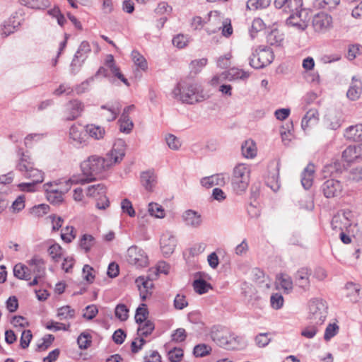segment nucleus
Instances as JSON below:
<instances>
[{
    "instance_id": "nucleus-1",
    "label": "nucleus",
    "mask_w": 362,
    "mask_h": 362,
    "mask_svg": "<svg viewBox=\"0 0 362 362\" xmlns=\"http://www.w3.org/2000/svg\"><path fill=\"white\" fill-rule=\"evenodd\" d=\"M111 164V159H105L97 156L88 157L87 160H84L81 163L83 177L81 178L73 177L65 181L64 185L60 187L59 192H62L63 196L69 190L72 183L84 184L96 180L100 174Z\"/></svg>"
},
{
    "instance_id": "nucleus-2",
    "label": "nucleus",
    "mask_w": 362,
    "mask_h": 362,
    "mask_svg": "<svg viewBox=\"0 0 362 362\" xmlns=\"http://www.w3.org/2000/svg\"><path fill=\"white\" fill-rule=\"evenodd\" d=\"M111 164V159H105L97 156L88 157L87 160H84L81 163L83 177L81 178L73 177L65 181L64 185L60 187L59 192H62L63 196L69 190L72 183L84 184L96 180L100 174Z\"/></svg>"
},
{
    "instance_id": "nucleus-3",
    "label": "nucleus",
    "mask_w": 362,
    "mask_h": 362,
    "mask_svg": "<svg viewBox=\"0 0 362 362\" xmlns=\"http://www.w3.org/2000/svg\"><path fill=\"white\" fill-rule=\"evenodd\" d=\"M200 86L195 83L179 82L172 92L173 97L183 103L194 104L204 99Z\"/></svg>"
},
{
    "instance_id": "nucleus-4",
    "label": "nucleus",
    "mask_w": 362,
    "mask_h": 362,
    "mask_svg": "<svg viewBox=\"0 0 362 362\" xmlns=\"http://www.w3.org/2000/svg\"><path fill=\"white\" fill-rule=\"evenodd\" d=\"M19 156V161L16 168L27 179H30L34 183H41L44 180V173L34 168V163L28 152H24L23 149L18 148L17 151Z\"/></svg>"
},
{
    "instance_id": "nucleus-5",
    "label": "nucleus",
    "mask_w": 362,
    "mask_h": 362,
    "mask_svg": "<svg viewBox=\"0 0 362 362\" xmlns=\"http://www.w3.org/2000/svg\"><path fill=\"white\" fill-rule=\"evenodd\" d=\"M250 168L245 163H239L235 166L231 177V185L237 194L245 192L250 182Z\"/></svg>"
},
{
    "instance_id": "nucleus-6",
    "label": "nucleus",
    "mask_w": 362,
    "mask_h": 362,
    "mask_svg": "<svg viewBox=\"0 0 362 362\" xmlns=\"http://www.w3.org/2000/svg\"><path fill=\"white\" fill-rule=\"evenodd\" d=\"M327 314L326 302L322 299L314 298L309 303V319L315 325H322Z\"/></svg>"
},
{
    "instance_id": "nucleus-7",
    "label": "nucleus",
    "mask_w": 362,
    "mask_h": 362,
    "mask_svg": "<svg viewBox=\"0 0 362 362\" xmlns=\"http://www.w3.org/2000/svg\"><path fill=\"white\" fill-rule=\"evenodd\" d=\"M274 59L272 50L269 48H263L255 50L249 57V64L251 67L259 69L270 64Z\"/></svg>"
},
{
    "instance_id": "nucleus-8",
    "label": "nucleus",
    "mask_w": 362,
    "mask_h": 362,
    "mask_svg": "<svg viewBox=\"0 0 362 362\" xmlns=\"http://www.w3.org/2000/svg\"><path fill=\"white\" fill-rule=\"evenodd\" d=\"M113 73V55L108 54L107 59L105 61L104 65L100 66L94 76L88 78L85 81L82 82L77 88L76 91L78 93H83L88 89L90 83L93 82L95 78H98L100 76L108 77L111 74Z\"/></svg>"
},
{
    "instance_id": "nucleus-9",
    "label": "nucleus",
    "mask_w": 362,
    "mask_h": 362,
    "mask_svg": "<svg viewBox=\"0 0 362 362\" xmlns=\"http://www.w3.org/2000/svg\"><path fill=\"white\" fill-rule=\"evenodd\" d=\"M127 262L136 269L146 267L148 264V258L144 250L136 245L129 247L126 255Z\"/></svg>"
},
{
    "instance_id": "nucleus-10",
    "label": "nucleus",
    "mask_w": 362,
    "mask_h": 362,
    "mask_svg": "<svg viewBox=\"0 0 362 362\" xmlns=\"http://www.w3.org/2000/svg\"><path fill=\"white\" fill-rule=\"evenodd\" d=\"M274 6L288 14L306 11L303 8V0H274Z\"/></svg>"
},
{
    "instance_id": "nucleus-11",
    "label": "nucleus",
    "mask_w": 362,
    "mask_h": 362,
    "mask_svg": "<svg viewBox=\"0 0 362 362\" xmlns=\"http://www.w3.org/2000/svg\"><path fill=\"white\" fill-rule=\"evenodd\" d=\"M351 213L349 211L335 214L331 221L332 228L336 231L347 230L351 226Z\"/></svg>"
},
{
    "instance_id": "nucleus-12",
    "label": "nucleus",
    "mask_w": 362,
    "mask_h": 362,
    "mask_svg": "<svg viewBox=\"0 0 362 362\" xmlns=\"http://www.w3.org/2000/svg\"><path fill=\"white\" fill-rule=\"evenodd\" d=\"M308 21V11H304L290 14L286 20V24L288 26L293 27L298 30L303 31L307 28Z\"/></svg>"
},
{
    "instance_id": "nucleus-13",
    "label": "nucleus",
    "mask_w": 362,
    "mask_h": 362,
    "mask_svg": "<svg viewBox=\"0 0 362 362\" xmlns=\"http://www.w3.org/2000/svg\"><path fill=\"white\" fill-rule=\"evenodd\" d=\"M160 250L165 257L171 255L177 245V239L175 236L170 231H166L161 235Z\"/></svg>"
},
{
    "instance_id": "nucleus-14",
    "label": "nucleus",
    "mask_w": 362,
    "mask_h": 362,
    "mask_svg": "<svg viewBox=\"0 0 362 362\" xmlns=\"http://www.w3.org/2000/svg\"><path fill=\"white\" fill-rule=\"evenodd\" d=\"M134 109L135 106L134 105H128L124 108L123 112L118 119L120 132L129 134L132 131L134 123L129 117V114Z\"/></svg>"
},
{
    "instance_id": "nucleus-15",
    "label": "nucleus",
    "mask_w": 362,
    "mask_h": 362,
    "mask_svg": "<svg viewBox=\"0 0 362 362\" xmlns=\"http://www.w3.org/2000/svg\"><path fill=\"white\" fill-rule=\"evenodd\" d=\"M321 189L327 198H332L339 196L342 192V185L337 180L329 179L324 182Z\"/></svg>"
},
{
    "instance_id": "nucleus-16",
    "label": "nucleus",
    "mask_w": 362,
    "mask_h": 362,
    "mask_svg": "<svg viewBox=\"0 0 362 362\" xmlns=\"http://www.w3.org/2000/svg\"><path fill=\"white\" fill-rule=\"evenodd\" d=\"M212 340L219 346L224 349H230L233 348L232 346V340H235L234 334H224V333L219 332L218 329L214 327L210 333Z\"/></svg>"
},
{
    "instance_id": "nucleus-17",
    "label": "nucleus",
    "mask_w": 362,
    "mask_h": 362,
    "mask_svg": "<svg viewBox=\"0 0 362 362\" xmlns=\"http://www.w3.org/2000/svg\"><path fill=\"white\" fill-rule=\"evenodd\" d=\"M182 219L186 226L192 228H198L203 223L201 214L192 209L185 211L182 214Z\"/></svg>"
},
{
    "instance_id": "nucleus-18",
    "label": "nucleus",
    "mask_w": 362,
    "mask_h": 362,
    "mask_svg": "<svg viewBox=\"0 0 362 362\" xmlns=\"http://www.w3.org/2000/svg\"><path fill=\"white\" fill-rule=\"evenodd\" d=\"M90 52V46L89 43L87 41H83L74 54V59L71 63V73L73 74H76L78 68L81 66V64L77 66L76 59H81V62H83L86 59L87 54Z\"/></svg>"
},
{
    "instance_id": "nucleus-19",
    "label": "nucleus",
    "mask_w": 362,
    "mask_h": 362,
    "mask_svg": "<svg viewBox=\"0 0 362 362\" xmlns=\"http://www.w3.org/2000/svg\"><path fill=\"white\" fill-rule=\"evenodd\" d=\"M310 275L311 271L307 267H302L299 269L295 274L294 279L296 285L299 286L301 289H303L304 291H307L310 289Z\"/></svg>"
},
{
    "instance_id": "nucleus-20",
    "label": "nucleus",
    "mask_w": 362,
    "mask_h": 362,
    "mask_svg": "<svg viewBox=\"0 0 362 362\" xmlns=\"http://www.w3.org/2000/svg\"><path fill=\"white\" fill-rule=\"evenodd\" d=\"M332 20V17L328 14L324 13H317L313 18V28L317 32H323L330 27Z\"/></svg>"
},
{
    "instance_id": "nucleus-21",
    "label": "nucleus",
    "mask_w": 362,
    "mask_h": 362,
    "mask_svg": "<svg viewBox=\"0 0 362 362\" xmlns=\"http://www.w3.org/2000/svg\"><path fill=\"white\" fill-rule=\"evenodd\" d=\"M204 275L205 274L201 272H196L194 274V280L193 281L192 286L194 291L199 295L204 294L207 293L209 289L212 288L211 284L204 280Z\"/></svg>"
},
{
    "instance_id": "nucleus-22",
    "label": "nucleus",
    "mask_w": 362,
    "mask_h": 362,
    "mask_svg": "<svg viewBox=\"0 0 362 362\" xmlns=\"http://www.w3.org/2000/svg\"><path fill=\"white\" fill-rule=\"evenodd\" d=\"M226 179H228V176L223 173H220L203 177L200 181V183L206 188H211L215 185L223 186L226 184Z\"/></svg>"
},
{
    "instance_id": "nucleus-23",
    "label": "nucleus",
    "mask_w": 362,
    "mask_h": 362,
    "mask_svg": "<svg viewBox=\"0 0 362 362\" xmlns=\"http://www.w3.org/2000/svg\"><path fill=\"white\" fill-rule=\"evenodd\" d=\"M140 181L142 186L148 192L153 191L156 184V175L153 170L143 171L140 175Z\"/></svg>"
},
{
    "instance_id": "nucleus-24",
    "label": "nucleus",
    "mask_w": 362,
    "mask_h": 362,
    "mask_svg": "<svg viewBox=\"0 0 362 362\" xmlns=\"http://www.w3.org/2000/svg\"><path fill=\"white\" fill-rule=\"evenodd\" d=\"M135 283L139 290L141 300H145L148 291L153 288L152 281L149 278L146 279L144 276H140L136 279Z\"/></svg>"
},
{
    "instance_id": "nucleus-25",
    "label": "nucleus",
    "mask_w": 362,
    "mask_h": 362,
    "mask_svg": "<svg viewBox=\"0 0 362 362\" xmlns=\"http://www.w3.org/2000/svg\"><path fill=\"white\" fill-rule=\"evenodd\" d=\"M58 185L57 182H49L43 185V187L47 194V199L51 204H57L63 201L62 192L59 191H49L48 187L53 185Z\"/></svg>"
},
{
    "instance_id": "nucleus-26",
    "label": "nucleus",
    "mask_w": 362,
    "mask_h": 362,
    "mask_svg": "<svg viewBox=\"0 0 362 362\" xmlns=\"http://www.w3.org/2000/svg\"><path fill=\"white\" fill-rule=\"evenodd\" d=\"M315 173L313 164H308L301 173V184L304 189H308L313 185Z\"/></svg>"
},
{
    "instance_id": "nucleus-27",
    "label": "nucleus",
    "mask_w": 362,
    "mask_h": 362,
    "mask_svg": "<svg viewBox=\"0 0 362 362\" xmlns=\"http://www.w3.org/2000/svg\"><path fill=\"white\" fill-rule=\"evenodd\" d=\"M347 290L346 296L350 301L353 303L358 302L362 298V288L360 285L349 282L346 285Z\"/></svg>"
},
{
    "instance_id": "nucleus-28",
    "label": "nucleus",
    "mask_w": 362,
    "mask_h": 362,
    "mask_svg": "<svg viewBox=\"0 0 362 362\" xmlns=\"http://www.w3.org/2000/svg\"><path fill=\"white\" fill-rule=\"evenodd\" d=\"M361 147L356 146H349L341 155L342 160L348 163L354 162L361 157Z\"/></svg>"
},
{
    "instance_id": "nucleus-29",
    "label": "nucleus",
    "mask_w": 362,
    "mask_h": 362,
    "mask_svg": "<svg viewBox=\"0 0 362 362\" xmlns=\"http://www.w3.org/2000/svg\"><path fill=\"white\" fill-rule=\"evenodd\" d=\"M67 109L69 110V115L66 117V119L74 120L81 115L83 110V105L81 101L74 100L69 103Z\"/></svg>"
},
{
    "instance_id": "nucleus-30",
    "label": "nucleus",
    "mask_w": 362,
    "mask_h": 362,
    "mask_svg": "<svg viewBox=\"0 0 362 362\" xmlns=\"http://www.w3.org/2000/svg\"><path fill=\"white\" fill-rule=\"evenodd\" d=\"M362 91V83L358 80H355V77L352 78V82L346 93V96L351 100H356L359 98Z\"/></svg>"
},
{
    "instance_id": "nucleus-31",
    "label": "nucleus",
    "mask_w": 362,
    "mask_h": 362,
    "mask_svg": "<svg viewBox=\"0 0 362 362\" xmlns=\"http://www.w3.org/2000/svg\"><path fill=\"white\" fill-rule=\"evenodd\" d=\"M344 136L349 140L354 141H362V124L350 126L346 128Z\"/></svg>"
},
{
    "instance_id": "nucleus-32",
    "label": "nucleus",
    "mask_w": 362,
    "mask_h": 362,
    "mask_svg": "<svg viewBox=\"0 0 362 362\" xmlns=\"http://www.w3.org/2000/svg\"><path fill=\"white\" fill-rule=\"evenodd\" d=\"M13 275L19 279L25 281H28L31 279L30 269L21 263H18L14 266Z\"/></svg>"
},
{
    "instance_id": "nucleus-33",
    "label": "nucleus",
    "mask_w": 362,
    "mask_h": 362,
    "mask_svg": "<svg viewBox=\"0 0 362 362\" xmlns=\"http://www.w3.org/2000/svg\"><path fill=\"white\" fill-rule=\"evenodd\" d=\"M241 150L243 156L247 158H253L257 155L256 145L251 139L246 140L242 144Z\"/></svg>"
},
{
    "instance_id": "nucleus-34",
    "label": "nucleus",
    "mask_w": 362,
    "mask_h": 362,
    "mask_svg": "<svg viewBox=\"0 0 362 362\" xmlns=\"http://www.w3.org/2000/svg\"><path fill=\"white\" fill-rule=\"evenodd\" d=\"M20 3L33 9H45L50 3L48 0H19Z\"/></svg>"
},
{
    "instance_id": "nucleus-35",
    "label": "nucleus",
    "mask_w": 362,
    "mask_h": 362,
    "mask_svg": "<svg viewBox=\"0 0 362 362\" xmlns=\"http://www.w3.org/2000/svg\"><path fill=\"white\" fill-rule=\"evenodd\" d=\"M137 329V334L139 337H147L149 336L155 329L153 322L151 320H147L142 324H139Z\"/></svg>"
},
{
    "instance_id": "nucleus-36",
    "label": "nucleus",
    "mask_w": 362,
    "mask_h": 362,
    "mask_svg": "<svg viewBox=\"0 0 362 362\" xmlns=\"http://www.w3.org/2000/svg\"><path fill=\"white\" fill-rule=\"evenodd\" d=\"M13 179L12 173L0 176V194H7L10 191L9 185L12 182Z\"/></svg>"
},
{
    "instance_id": "nucleus-37",
    "label": "nucleus",
    "mask_w": 362,
    "mask_h": 362,
    "mask_svg": "<svg viewBox=\"0 0 362 362\" xmlns=\"http://www.w3.org/2000/svg\"><path fill=\"white\" fill-rule=\"evenodd\" d=\"M222 30V35L226 37H230L233 33V28L230 24V21L226 19L223 23V26H220L216 29L211 30L209 28H206V31L209 35L216 33L217 30Z\"/></svg>"
},
{
    "instance_id": "nucleus-38",
    "label": "nucleus",
    "mask_w": 362,
    "mask_h": 362,
    "mask_svg": "<svg viewBox=\"0 0 362 362\" xmlns=\"http://www.w3.org/2000/svg\"><path fill=\"white\" fill-rule=\"evenodd\" d=\"M115 146H117V149H115V164H116L125 156V142L122 139H117L115 141Z\"/></svg>"
},
{
    "instance_id": "nucleus-39",
    "label": "nucleus",
    "mask_w": 362,
    "mask_h": 362,
    "mask_svg": "<svg viewBox=\"0 0 362 362\" xmlns=\"http://www.w3.org/2000/svg\"><path fill=\"white\" fill-rule=\"evenodd\" d=\"M250 76V74L243 69H239L237 68L230 69L227 76H226L229 80L241 79L245 80Z\"/></svg>"
},
{
    "instance_id": "nucleus-40",
    "label": "nucleus",
    "mask_w": 362,
    "mask_h": 362,
    "mask_svg": "<svg viewBox=\"0 0 362 362\" xmlns=\"http://www.w3.org/2000/svg\"><path fill=\"white\" fill-rule=\"evenodd\" d=\"M28 264L34 267L33 273L41 276L45 272V262L42 258L35 256L28 262Z\"/></svg>"
},
{
    "instance_id": "nucleus-41",
    "label": "nucleus",
    "mask_w": 362,
    "mask_h": 362,
    "mask_svg": "<svg viewBox=\"0 0 362 362\" xmlns=\"http://www.w3.org/2000/svg\"><path fill=\"white\" fill-rule=\"evenodd\" d=\"M317 111L316 110H310L306 112L301 121V127L303 129L305 130L309 126L310 122L316 123L317 118Z\"/></svg>"
},
{
    "instance_id": "nucleus-42",
    "label": "nucleus",
    "mask_w": 362,
    "mask_h": 362,
    "mask_svg": "<svg viewBox=\"0 0 362 362\" xmlns=\"http://www.w3.org/2000/svg\"><path fill=\"white\" fill-rule=\"evenodd\" d=\"M15 18V16L11 18L8 22L4 25V28L1 30V35L4 37H7L10 34L13 33L21 25L19 21L16 22Z\"/></svg>"
},
{
    "instance_id": "nucleus-43",
    "label": "nucleus",
    "mask_w": 362,
    "mask_h": 362,
    "mask_svg": "<svg viewBox=\"0 0 362 362\" xmlns=\"http://www.w3.org/2000/svg\"><path fill=\"white\" fill-rule=\"evenodd\" d=\"M271 0H248L246 8L248 10H257L265 8L269 6Z\"/></svg>"
},
{
    "instance_id": "nucleus-44",
    "label": "nucleus",
    "mask_w": 362,
    "mask_h": 362,
    "mask_svg": "<svg viewBox=\"0 0 362 362\" xmlns=\"http://www.w3.org/2000/svg\"><path fill=\"white\" fill-rule=\"evenodd\" d=\"M86 132L88 133L90 136L92 138L100 139L103 137L105 134V129L100 126L88 124L86 126Z\"/></svg>"
},
{
    "instance_id": "nucleus-45",
    "label": "nucleus",
    "mask_w": 362,
    "mask_h": 362,
    "mask_svg": "<svg viewBox=\"0 0 362 362\" xmlns=\"http://www.w3.org/2000/svg\"><path fill=\"white\" fill-rule=\"evenodd\" d=\"M340 3V0H315V6L318 8L332 10L335 8Z\"/></svg>"
},
{
    "instance_id": "nucleus-46",
    "label": "nucleus",
    "mask_w": 362,
    "mask_h": 362,
    "mask_svg": "<svg viewBox=\"0 0 362 362\" xmlns=\"http://www.w3.org/2000/svg\"><path fill=\"white\" fill-rule=\"evenodd\" d=\"M148 315V310L146 308V304H141V306H139L135 313V321L137 324H142L143 322L147 321Z\"/></svg>"
},
{
    "instance_id": "nucleus-47",
    "label": "nucleus",
    "mask_w": 362,
    "mask_h": 362,
    "mask_svg": "<svg viewBox=\"0 0 362 362\" xmlns=\"http://www.w3.org/2000/svg\"><path fill=\"white\" fill-rule=\"evenodd\" d=\"M129 310L124 304H118L115 308V317L120 321H126L129 317Z\"/></svg>"
},
{
    "instance_id": "nucleus-48",
    "label": "nucleus",
    "mask_w": 362,
    "mask_h": 362,
    "mask_svg": "<svg viewBox=\"0 0 362 362\" xmlns=\"http://www.w3.org/2000/svg\"><path fill=\"white\" fill-rule=\"evenodd\" d=\"M95 243V238L89 234H84L80 239L79 246L81 249L88 252Z\"/></svg>"
},
{
    "instance_id": "nucleus-49",
    "label": "nucleus",
    "mask_w": 362,
    "mask_h": 362,
    "mask_svg": "<svg viewBox=\"0 0 362 362\" xmlns=\"http://www.w3.org/2000/svg\"><path fill=\"white\" fill-rule=\"evenodd\" d=\"M148 211L151 216L162 218L165 216V211L162 206L157 203L151 202L148 204Z\"/></svg>"
},
{
    "instance_id": "nucleus-50",
    "label": "nucleus",
    "mask_w": 362,
    "mask_h": 362,
    "mask_svg": "<svg viewBox=\"0 0 362 362\" xmlns=\"http://www.w3.org/2000/svg\"><path fill=\"white\" fill-rule=\"evenodd\" d=\"M279 285L284 292L288 293L293 289V281L291 278L286 274H281L279 277Z\"/></svg>"
},
{
    "instance_id": "nucleus-51",
    "label": "nucleus",
    "mask_w": 362,
    "mask_h": 362,
    "mask_svg": "<svg viewBox=\"0 0 362 362\" xmlns=\"http://www.w3.org/2000/svg\"><path fill=\"white\" fill-rule=\"evenodd\" d=\"M265 28V24L264 21L259 18H255L252 23L251 28L250 30V35L252 39H254L256 37V34L264 30Z\"/></svg>"
},
{
    "instance_id": "nucleus-52",
    "label": "nucleus",
    "mask_w": 362,
    "mask_h": 362,
    "mask_svg": "<svg viewBox=\"0 0 362 362\" xmlns=\"http://www.w3.org/2000/svg\"><path fill=\"white\" fill-rule=\"evenodd\" d=\"M189 40L190 37L188 35L178 34L173 38L172 42L176 47L182 49L188 45Z\"/></svg>"
},
{
    "instance_id": "nucleus-53",
    "label": "nucleus",
    "mask_w": 362,
    "mask_h": 362,
    "mask_svg": "<svg viewBox=\"0 0 362 362\" xmlns=\"http://www.w3.org/2000/svg\"><path fill=\"white\" fill-rule=\"evenodd\" d=\"M207 59L202 58L199 59L192 60L189 64V68L192 73L198 74L206 65Z\"/></svg>"
},
{
    "instance_id": "nucleus-54",
    "label": "nucleus",
    "mask_w": 362,
    "mask_h": 362,
    "mask_svg": "<svg viewBox=\"0 0 362 362\" xmlns=\"http://www.w3.org/2000/svg\"><path fill=\"white\" fill-rule=\"evenodd\" d=\"M81 127L76 125H72L69 129V137L73 141L82 144L84 140L82 137V132L81 131Z\"/></svg>"
},
{
    "instance_id": "nucleus-55",
    "label": "nucleus",
    "mask_w": 362,
    "mask_h": 362,
    "mask_svg": "<svg viewBox=\"0 0 362 362\" xmlns=\"http://www.w3.org/2000/svg\"><path fill=\"white\" fill-rule=\"evenodd\" d=\"M211 348L205 344H197L194 346L193 354L196 357H204L210 354Z\"/></svg>"
},
{
    "instance_id": "nucleus-56",
    "label": "nucleus",
    "mask_w": 362,
    "mask_h": 362,
    "mask_svg": "<svg viewBox=\"0 0 362 362\" xmlns=\"http://www.w3.org/2000/svg\"><path fill=\"white\" fill-rule=\"evenodd\" d=\"M134 64L142 70L147 69V62L146 59L137 51H133L132 53Z\"/></svg>"
},
{
    "instance_id": "nucleus-57",
    "label": "nucleus",
    "mask_w": 362,
    "mask_h": 362,
    "mask_svg": "<svg viewBox=\"0 0 362 362\" xmlns=\"http://www.w3.org/2000/svg\"><path fill=\"white\" fill-rule=\"evenodd\" d=\"M75 315V310L70 306L66 305L58 309L57 316L60 320L73 318Z\"/></svg>"
},
{
    "instance_id": "nucleus-58",
    "label": "nucleus",
    "mask_w": 362,
    "mask_h": 362,
    "mask_svg": "<svg viewBox=\"0 0 362 362\" xmlns=\"http://www.w3.org/2000/svg\"><path fill=\"white\" fill-rule=\"evenodd\" d=\"M269 334L267 332L258 334L255 338L257 346L259 348L267 346L271 341V338L269 337Z\"/></svg>"
},
{
    "instance_id": "nucleus-59",
    "label": "nucleus",
    "mask_w": 362,
    "mask_h": 362,
    "mask_svg": "<svg viewBox=\"0 0 362 362\" xmlns=\"http://www.w3.org/2000/svg\"><path fill=\"white\" fill-rule=\"evenodd\" d=\"M49 209V206L45 204H41L34 206L30 209V214L35 216L40 217L47 214Z\"/></svg>"
},
{
    "instance_id": "nucleus-60",
    "label": "nucleus",
    "mask_w": 362,
    "mask_h": 362,
    "mask_svg": "<svg viewBox=\"0 0 362 362\" xmlns=\"http://www.w3.org/2000/svg\"><path fill=\"white\" fill-rule=\"evenodd\" d=\"M170 362H180L183 357V350L181 348L175 347L168 353Z\"/></svg>"
},
{
    "instance_id": "nucleus-61",
    "label": "nucleus",
    "mask_w": 362,
    "mask_h": 362,
    "mask_svg": "<svg viewBox=\"0 0 362 362\" xmlns=\"http://www.w3.org/2000/svg\"><path fill=\"white\" fill-rule=\"evenodd\" d=\"M90 338L91 337L89 334L81 333L77 339L79 348L86 349L91 344Z\"/></svg>"
},
{
    "instance_id": "nucleus-62",
    "label": "nucleus",
    "mask_w": 362,
    "mask_h": 362,
    "mask_svg": "<svg viewBox=\"0 0 362 362\" xmlns=\"http://www.w3.org/2000/svg\"><path fill=\"white\" fill-rule=\"evenodd\" d=\"M339 326L337 324H329L325 331V340L329 341L332 337H334L337 334Z\"/></svg>"
},
{
    "instance_id": "nucleus-63",
    "label": "nucleus",
    "mask_w": 362,
    "mask_h": 362,
    "mask_svg": "<svg viewBox=\"0 0 362 362\" xmlns=\"http://www.w3.org/2000/svg\"><path fill=\"white\" fill-rule=\"evenodd\" d=\"M48 252L54 261L58 262L62 255V247L59 244H53L48 248Z\"/></svg>"
},
{
    "instance_id": "nucleus-64",
    "label": "nucleus",
    "mask_w": 362,
    "mask_h": 362,
    "mask_svg": "<svg viewBox=\"0 0 362 362\" xmlns=\"http://www.w3.org/2000/svg\"><path fill=\"white\" fill-rule=\"evenodd\" d=\"M270 303L273 308L280 309L284 305V298L279 293H273L270 298Z\"/></svg>"
}]
</instances>
